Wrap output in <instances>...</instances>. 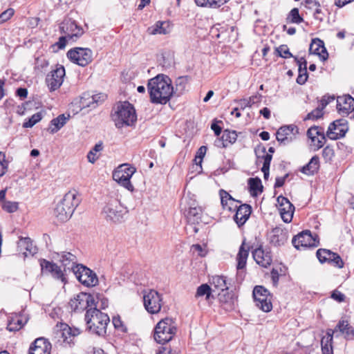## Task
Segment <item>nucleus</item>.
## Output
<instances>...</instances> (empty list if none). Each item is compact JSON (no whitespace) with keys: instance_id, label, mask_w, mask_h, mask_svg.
I'll return each mask as SVG.
<instances>
[{"instance_id":"41","label":"nucleus","mask_w":354,"mask_h":354,"mask_svg":"<svg viewBox=\"0 0 354 354\" xmlns=\"http://www.w3.org/2000/svg\"><path fill=\"white\" fill-rule=\"evenodd\" d=\"M18 247L21 250H25L31 254L36 253L37 251L36 247L33 245L32 240L29 237H21L18 241Z\"/></svg>"},{"instance_id":"8","label":"nucleus","mask_w":354,"mask_h":354,"mask_svg":"<svg viewBox=\"0 0 354 354\" xmlns=\"http://www.w3.org/2000/svg\"><path fill=\"white\" fill-rule=\"evenodd\" d=\"M255 305L262 311L268 313L272 309L271 301L272 295L269 291L262 286L254 287L252 292Z\"/></svg>"},{"instance_id":"39","label":"nucleus","mask_w":354,"mask_h":354,"mask_svg":"<svg viewBox=\"0 0 354 354\" xmlns=\"http://www.w3.org/2000/svg\"><path fill=\"white\" fill-rule=\"evenodd\" d=\"M248 184L252 196L256 197L263 192V186L261 178H249Z\"/></svg>"},{"instance_id":"59","label":"nucleus","mask_w":354,"mask_h":354,"mask_svg":"<svg viewBox=\"0 0 354 354\" xmlns=\"http://www.w3.org/2000/svg\"><path fill=\"white\" fill-rule=\"evenodd\" d=\"M14 10L8 8L0 15V22L6 21L11 18L14 15Z\"/></svg>"},{"instance_id":"13","label":"nucleus","mask_w":354,"mask_h":354,"mask_svg":"<svg viewBox=\"0 0 354 354\" xmlns=\"http://www.w3.org/2000/svg\"><path fill=\"white\" fill-rule=\"evenodd\" d=\"M144 306L147 311L151 314H156L161 310L162 296L154 290H150L144 295Z\"/></svg>"},{"instance_id":"38","label":"nucleus","mask_w":354,"mask_h":354,"mask_svg":"<svg viewBox=\"0 0 354 354\" xmlns=\"http://www.w3.org/2000/svg\"><path fill=\"white\" fill-rule=\"evenodd\" d=\"M236 139L237 134L235 131L225 130L217 145L222 147H227L230 145L234 143Z\"/></svg>"},{"instance_id":"49","label":"nucleus","mask_w":354,"mask_h":354,"mask_svg":"<svg viewBox=\"0 0 354 354\" xmlns=\"http://www.w3.org/2000/svg\"><path fill=\"white\" fill-rule=\"evenodd\" d=\"M263 166L261 168V171L263 173V177H268L269 176V169H270V162L272 158V154L266 153L263 156Z\"/></svg>"},{"instance_id":"3","label":"nucleus","mask_w":354,"mask_h":354,"mask_svg":"<svg viewBox=\"0 0 354 354\" xmlns=\"http://www.w3.org/2000/svg\"><path fill=\"white\" fill-rule=\"evenodd\" d=\"M85 321L86 327L91 333L104 336L106 333L110 318L106 313H102L96 308H91L86 312Z\"/></svg>"},{"instance_id":"53","label":"nucleus","mask_w":354,"mask_h":354,"mask_svg":"<svg viewBox=\"0 0 354 354\" xmlns=\"http://www.w3.org/2000/svg\"><path fill=\"white\" fill-rule=\"evenodd\" d=\"M92 95H90L89 93H84L83 96L81 97L80 100V105L82 108L85 107H91L92 109L95 108V105L94 103H93L92 101Z\"/></svg>"},{"instance_id":"52","label":"nucleus","mask_w":354,"mask_h":354,"mask_svg":"<svg viewBox=\"0 0 354 354\" xmlns=\"http://www.w3.org/2000/svg\"><path fill=\"white\" fill-rule=\"evenodd\" d=\"M42 118V115L40 112L33 114L27 122H25L23 127L25 128H30L33 127L36 123L39 122Z\"/></svg>"},{"instance_id":"18","label":"nucleus","mask_w":354,"mask_h":354,"mask_svg":"<svg viewBox=\"0 0 354 354\" xmlns=\"http://www.w3.org/2000/svg\"><path fill=\"white\" fill-rule=\"evenodd\" d=\"M299 133V129L296 125L290 124L281 127L276 133L277 141L283 145L290 144Z\"/></svg>"},{"instance_id":"47","label":"nucleus","mask_w":354,"mask_h":354,"mask_svg":"<svg viewBox=\"0 0 354 354\" xmlns=\"http://www.w3.org/2000/svg\"><path fill=\"white\" fill-rule=\"evenodd\" d=\"M188 82V77L187 76L178 77L176 80V91L178 94H182L185 90L186 85Z\"/></svg>"},{"instance_id":"42","label":"nucleus","mask_w":354,"mask_h":354,"mask_svg":"<svg viewBox=\"0 0 354 354\" xmlns=\"http://www.w3.org/2000/svg\"><path fill=\"white\" fill-rule=\"evenodd\" d=\"M67 120L68 118L65 117L64 114H61L58 117L53 119L50 121V124L54 126V127L50 129V132L51 133L57 132L66 123Z\"/></svg>"},{"instance_id":"33","label":"nucleus","mask_w":354,"mask_h":354,"mask_svg":"<svg viewBox=\"0 0 354 354\" xmlns=\"http://www.w3.org/2000/svg\"><path fill=\"white\" fill-rule=\"evenodd\" d=\"M202 209L197 206H189L186 214L187 223L190 225L198 224L201 221Z\"/></svg>"},{"instance_id":"22","label":"nucleus","mask_w":354,"mask_h":354,"mask_svg":"<svg viewBox=\"0 0 354 354\" xmlns=\"http://www.w3.org/2000/svg\"><path fill=\"white\" fill-rule=\"evenodd\" d=\"M337 112L346 117L350 115L352 110H354V98L350 95H344L337 97Z\"/></svg>"},{"instance_id":"29","label":"nucleus","mask_w":354,"mask_h":354,"mask_svg":"<svg viewBox=\"0 0 354 354\" xmlns=\"http://www.w3.org/2000/svg\"><path fill=\"white\" fill-rule=\"evenodd\" d=\"M335 330L328 328L321 340L322 354H333V336Z\"/></svg>"},{"instance_id":"35","label":"nucleus","mask_w":354,"mask_h":354,"mask_svg":"<svg viewBox=\"0 0 354 354\" xmlns=\"http://www.w3.org/2000/svg\"><path fill=\"white\" fill-rule=\"evenodd\" d=\"M319 167V159L317 156H313L310 161L299 169V171L305 175L313 176L317 171Z\"/></svg>"},{"instance_id":"40","label":"nucleus","mask_w":354,"mask_h":354,"mask_svg":"<svg viewBox=\"0 0 354 354\" xmlns=\"http://www.w3.org/2000/svg\"><path fill=\"white\" fill-rule=\"evenodd\" d=\"M169 28V23L167 21H158L156 23V24L150 28H149L148 30L150 34L151 35H156V34H162L166 35L169 33V30H168Z\"/></svg>"},{"instance_id":"30","label":"nucleus","mask_w":354,"mask_h":354,"mask_svg":"<svg viewBox=\"0 0 354 354\" xmlns=\"http://www.w3.org/2000/svg\"><path fill=\"white\" fill-rule=\"evenodd\" d=\"M287 240L288 232L286 230L279 227H276L272 230L270 242L273 245H283L286 243Z\"/></svg>"},{"instance_id":"64","label":"nucleus","mask_w":354,"mask_h":354,"mask_svg":"<svg viewBox=\"0 0 354 354\" xmlns=\"http://www.w3.org/2000/svg\"><path fill=\"white\" fill-rule=\"evenodd\" d=\"M22 327L21 321L17 320V323L10 322L7 326V329L10 331H16Z\"/></svg>"},{"instance_id":"23","label":"nucleus","mask_w":354,"mask_h":354,"mask_svg":"<svg viewBox=\"0 0 354 354\" xmlns=\"http://www.w3.org/2000/svg\"><path fill=\"white\" fill-rule=\"evenodd\" d=\"M232 211H236L234 220L237 225L241 227L248 220L252 213V207L248 204H242L239 207L235 205Z\"/></svg>"},{"instance_id":"9","label":"nucleus","mask_w":354,"mask_h":354,"mask_svg":"<svg viewBox=\"0 0 354 354\" xmlns=\"http://www.w3.org/2000/svg\"><path fill=\"white\" fill-rule=\"evenodd\" d=\"M66 55L70 61L80 66H86L93 60V53L88 48H73L67 52Z\"/></svg>"},{"instance_id":"55","label":"nucleus","mask_w":354,"mask_h":354,"mask_svg":"<svg viewBox=\"0 0 354 354\" xmlns=\"http://www.w3.org/2000/svg\"><path fill=\"white\" fill-rule=\"evenodd\" d=\"M116 183H118L119 185L124 187L127 190L130 192H133L134 188L133 185H132L131 182V178H113Z\"/></svg>"},{"instance_id":"12","label":"nucleus","mask_w":354,"mask_h":354,"mask_svg":"<svg viewBox=\"0 0 354 354\" xmlns=\"http://www.w3.org/2000/svg\"><path fill=\"white\" fill-rule=\"evenodd\" d=\"M94 296L86 292H80L69 301L71 309L75 312H82L92 308L94 303Z\"/></svg>"},{"instance_id":"17","label":"nucleus","mask_w":354,"mask_h":354,"mask_svg":"<svg viewBox=\"0 0 354 354\" xmlns=\"http://www.w3.org/2000/svg\"><path fill=\"white\" fill-rule=\"evenodd\" d=\"M65 76V68L62 65H57L55 70L50 71L46 77V82L50 91L58 89L62 84Z\"/></svg>"},{"instance_id":"5","label":"nucleus","mask_w":354,"mask_h":354,"mask_svg":"<svg viewBox=\"0 0 354 354\" xmlns=\"http://www.w3.org/2000/svg\"><path fill=\"white\" fill-rule=\"evenodd\" d=\"M112 119L117 128L131 126L136 121L134 107L129 102L118 104L114 113L112 114Z\"/></svg>"},{"instance_id":"15","label":"nucleus","mask_w":354,"mask_h":354,"mask_svg":"<svg viewBox=\"0 0 354 354\" xmlns=\"http://www.w3.org/2000/svg\"><path fill=\"white\" fill-rule=\"evenodd\" d=\"M59 28L60 32L66 35L68 40L73 41H76L84 33L82 28L71 19H64L61 24Z\"/></svg>"},{"instance_id":"14","label":"nucleus","mask_w":354,"mask_h":354,"mask_svg":"<svg viewBox=\"0 0 354 354\" xmlns=\"http://www.w3.org/2000/svg\"><path fill=\"white\" fill-rule=\"evenodd\" d=\"M316 256L321 263H328L338 268H342L344 266L341 257L330 250L320 248L317 250Z\"/></svg>"},{"instance_id":"60","label":"nucleus","mask_w":354,"mask_h":354,"mask_svg":"<svg viewBox=\"0 0 354 354\" xmlns=\"http://www.w3.org/2000/svg\"><path fill=\"white\" fill-rule=\"evenodd\" d=\"M335 99V95H325L322 97L320 101V106L322 109H324L330 102L334 101Z\"/></svg>"},{"instance_id":"56","label":"nucleus","mask_w":354,"mask_h":354,"mask_svg":"<svg viewBox=\"0 0 354 354\" xmlns=\"http://www.w3.org/2000/svg\"><path fill=\"white\" fill-rule=\"evenodd\" d=\"M8 162L5 159V154L0 152V177L3 176L8 169Z\"/></svg>"},{"instance_id":"27","label":"nucleus","mask_w":354,"mask_h":354,"mask_svg":"<svg viewBox=\"0 0 354 354\" xmlns=\"http://www.w3.org/2000/svg\"><path fill=\"white\" fill-rule=\"evenodd\" d=\"M254 260L257 264L263 268H267L272 263V257L268 252H265L261 247H259L252 251Z\"/></svg>"},{"instance_id":"11","label":"nucleus","mask_w":354,"mask_h":354,"mask_svg":"<svg viewBox=\"0 0 354 354\" xmlns=\"http://www.w3.org/2000/svg\"><path fill=\"white\" fill-rule=\"evenodd\" d=\"M39 264L42 273L50 274L53 279L60 281L64 284L67 283L66 272L64 268L62 269V266L44 259H40Z\"/></svg>"},{"instance_id":"20","label":"nucleus","mask_w":354,"mask_h":354,"mask_svg":"<svg viewBox=\"0 0 354 354\" xmlns=\"http://www.w3.org/2000/svg\"><path fill=\"white\" fill-rule=\"evenodd\" d=\"M292 243L294 247L299 250L300 248L316 247L319 241L316 243L311 232L309 230H305L295 236Z\"/></svg>"},{"instance_id":"34","label":"nucleus","mask_w":354,"mask_h":354,"mask_svg":"<svg viewBox=\"0 0 354 354\" xmlns=\"http://www.w3.org/2000/svg\"><path fill=\"white\" fill-rule=\"evenodd\" d=\"M335 333L339 330L344 334V337L347 339H351L354 337V328L346 320H339L335 328L333 329Z\"/></svg>"},{"instance_id":"62","label":"nucleus","mask_w":354,"mask_h":354,"mask_svg":"<svg viewBox=\"0 0 354 354\" xmlns=\"http://www.w3.org/2000/svg\"><path fill=\"white\" fill-rule=\"evenodd\" d=\"M229 1L230 0H209V8H218Z\"/></svg>"},{"instance_id":"36","label":"nucleus","mask_w":354,"mask_h":354,"mask_svg":"<svg viewBox=\"0 0 354 354\" xmlns=\"http://www.w3.org/2000/svg\"><path fill=\"white\" fill-rule=\"evenodd\" d=\"M211 284L213 286V291L223 292L229 289V283L227 282L226 277L224 276H214L211 280Z\"/></svg>"},{"instance_id":"25","label":"nucleus","mask_w":354,"mask_h":354,"mask_svg":"<svg viewBox=\"0 0 354 354\" xmlns=\"http://www.w3.org/2000/svg\"><path fill=\"white\" fill-rule=\"evenodd\" d=\"M59 261L61 263V266L63 267L65 272L72 271L73 268H75L77 263V258L76 255L72 254L69 252H62L59 254H57Z\"/></svg>"},{"instance_id":"57","label":"nucleus","mask_w":354,"mask_h":354,"mask_svg":"<svg viewBox=\"0 0 354 354\" xmlns=\"http://www.w3.org/2000/svg\"><path fill=\"white\" fill-rule=\"evenodd\" d=\"M92 102L95 104V107L101 104L106 99V95L104 93H97L92 95Z\"/></svg>"},{"instance_id":"28","label":"nucleus","mask_w":354,"mask_h":354,"mask_svg":"<svg viewBox=\"0 0 354 354\" xmlns=\"http://www.w3.org/2000/svg\"><path fill=\"white\" fill-rule=\"evenodd\" d=\"M335 330L328 328L321 340L322 354H333V336Z\"/></svg>"},{"instance_id":"46","label":"nucleus","mask_w":354,"mask_h":354,"mask_svg":"<svg viewBox=\"0 0 354 354\" xmlns=\"http://www.w3.org/2000/svg\"><path fill=\"white\" fill-rule=\"evenodd\" d=\"M211 292L212 288L207 284H202L196 290V297L205 296L207 300L210 298Z\"/></svg>"},{"instance_id":"19","label":"nucleus","mask_w":354,"mask_h":354,"mask_svg":"<svg viewBox=\"0 0 354 354\" xmlns=\"http://www.w3.org/2000/svg\"><path fill=\"white\" fill-rule=\"evenodd\" d=\"M245 239H243L236 255V277L239 280L242 281L245 277L244 269L246 266L247 259L249 255L250 247L245 246Z\"/></svg>"},{"instance_id":"61","label":"nucleus","mask_w":354,"mask_h":354,"mask_svg":"<svg viewBox=\"0 0 354 354\" xmlns=\"http://www.w3.org/2000/svg\"><path fill=\"white\" fill-rule=\"evenodd\" d=\"M232 168H231L230 164L227 163V164L223 165V167L216 169L214 171V176L224 175L226 173H227Z\"/></svg>"},{"instance_id":"43","label":"nucleus","mask_w":354,"mask_h":354,"mask_svg":"<svg viewBox=\"0 0 354 354\" xmlns=\"http://www.w3.org/2000/svg\"><path fill=\"white\" fill-rule=\"evenodd\" d=\"M93 295L94 296V304H92V308H96L101 311V310H104L109 306L108 299L102 295L96 294Z\"/></svg>"},{"instance_id":"63","label":"nucleus","mask_w":354,"mask_h":354,"mask_svg":"<svg viewBox=\"0 0 354 354\" xmlns=\"http://www.w3.org/2000/svg\"><path fill=\"white\" fill-rule=\"evenodd\" d=\"M331 297L338 302H342L344 301L346 297L343 293L335 290L332 292Z\"/></svg>"},{"instance_id":"54","label":"nucleus","mask_w":354,"mask_h":354,"mask_svg":"<svg viewBox=\"0 0 354 354\" xmlns=\"http://www.w3.org/2000/svg\"><path fill=\"white\" fill-rule=\"evenodd\" d=\"M323 109L322 106H319L315 109L313 110L311 112L308 113L307 115L304 118V120H317L322 117L323 115Z\"/></svg>"},{"instance_id":"6","label":"nucleus","mask_w":354,"mask_h":354,"mask_svg":"<svg viewBox=\"0 0 354 354\" xmlns=\"http://www.w3.org/2000/svg\"><path fill=\"white\" fill-rule=\"evenodd\" d=\"M177 331L175 322L171 318L161 319L156 326L153 337L156 342L165 344L169 342Z\"/></svg>"},{"instance_id":"48","label":"nucleus","mask_w":354,"mask_h":354,"mask_svg":"<svg viewBox=\"0 0 354 354\" xmlns=\"http://www.w3.org/2000/svg\"><path fill=\"white\" fill-rule=\"evenodd\" d=\"M275 53L277 56H279L283 58H290V57H295L292 55V54L290 52L288 47L287 45H281L279 47L275 48Z\"/></svg>"},{"instance_id":"26","label":"nucleus","mask_w":354,"mask_h":354,"mask_svg":"<svg viewBox=\"0 0 354 354\" xmlns=\"http://www.w3.org/2000/svg\"><path fill=\"white\" fill-rule=\"evenodd\" d=\"M309 52L310 53L319 55L322 61H326L328 57V53L324 46V41L318 38L312 40Z\"/></svg>"},{"instance_id":"50","label":"nucleus","mask_w":354,"mask_h":354,"mask_svg":"<svg viewBox=\"0 0 354 354\" xmlns=\"http://www.w3.org/2000/svg\"><path fill=\"white\" fill-rule=\"evenodd\" d=\"M288 19H290V21L294 24H300L304 21V19L299 15V9L297 8L290 10Z\"/></svg>"},{"instance_id":"31","label":"nucleus","mask_w":354,"mask_h":354,"mask_svg":"<svg viewBox=\"0 0 354 354\" xmlns=\"http://www.w3.org/2000/svg\"><path fill=\"white\" fill-rule=\"evenodd\" d=\"M295 60L299 66V75L297 78V82L300 85H303L306 83L308 77L307 72V62L304 57H301L300 59L295 57Z\"/></svg>"},{"instance_id":"7","label":"nucleus","mask_w":354,"mask_h":354,"mask_svg":"<svg viewBox=\"0 0 354 354\" xmlns=\"http://www.w3.org/2000/svg\"><path fill=\"white\" fill-rule=\"evenodd\" d=\"M73 272L77 279L86 287H94L98 284L96 273L82 264H77L73 268Z\"/></svg>"},{"instance_id":"44","label":"nucleus","mask_w":354,"mask_h":354,"mask_svg":"<svg viewBox=\"0 0 354 354\" xmlns=\"http://www.w3.org/2000/svg\"><path fill=\"white\" fill-rule=\"evenodd\" d=\"M323 133H324V128L318 126L311 127L307 131V136L313 142L316 141V138L317 136H320Z\"/></svg>"},{"instance_id":"10","label":"nucleus","mask_w":354,"mask_h":354,"mask_svg":"<svg viewBox=\"0 0 354 354\" xmlns=\"http://www.w3.org/2000/svg\"><path fill=\"white\" fill-rule=\"evenodd\" d=\"M80 334L77 328H72L66 324H57L54 328L55 338L66 345H71L75 337Z\"/></svg>"},{"instance_id":"45","label":"nucleus","mask_w":354,"mask_h":354,"mask_svg":"<svg viewBox=\"0 0 354 354\" xmlns=\"http://www.w3.org/2000/svg\"><path fill=\"white\" fill-rule=\"evenodd\" d=\"M112 323L115 329L120 333L123 334L127 333L128 332L127 327L125 326L124 322L121 320L120 316H115L112 319Z\"/></svg>"},{"instance_id":"32","label":"nucleus","mask_w":354,"mask_h":354,"mask_svg":"<svg viewBox=\"0 0 354 354\" xmlns=\"http://www.w3.org/2000/svg\"><path fill=\"white\" fill-rule=\"evenodd\" d=\"M136 171V167L129 163H123L114 169L112 177H132Z\"/></svg>"},{"instance_id":"16","label":"nucleus","mask_w":354,"mask_h":354,"mask_svg":"<svg viewBox=\"0 0 354 354\" xmlns=\"http://www.w3.org/2000/svg\"><path fill=\"white\" fill-rule=\"evenodd\" d=\"M348 130L347 120L341 118L330 124L326 131V136L331 140H337L344 137Z\"/></svg>"},{"instance_id":"1","label":"nucleus","mask_w":354,"mask_h":354,"mask_svg":"<svg viewBox=\"0 0 354 354\" xmlns=\"http://www.w3.org/2000/svg\"><path fill=\"white\" fill-rule=\"evenodd\" d=\"M147 90L151 102L156 104H166L174 93L171 80L164 74L149 80Z\"/></svg>"},{"instance_id":"24","label":"nucleus","mask_w":354,"mask_h":354,"mask_svg":"<svg viewBox=\"0 0 354 354\" xmlns=\"http://www.w3.org/2000/svg\"><path fill=\"white\" fill-rule=\"evenodd\" d=\"M51 344L44 337L37 338L29 348V354H50Z\"/></svg>"},{"instance_id":"51","label":"nucleus","mask_w":354,"mask_h":354,"mask_svg":"<svg viewBox=\"0 0 354 354\" xmlns=\"http://www.w3.org/2000/svg\"><path fill=\"white\" fill-rule=\"evenodd\" d=\"M2 208L8 213H13L19 209V203L17 202L6 201L2 203Z\"/></svg>"},{"instance_id":"21","label":"nucleus","mask_w":354,"mask_h":354,"mask_svg":"<svg viewBox=\"0 0 354 354\" xmlns=\"http://www.w3.org/2000/svg\"><path fill=\"white\" fill-rule=\"evenodd\" d=\"M279 204V211L282 220L285 223L291 222L295 211L294 205L288 201V198L280 196L277 198Z\"/></svg>"},{"instance_id":"37","label":"nucleus","mask_w":354,"mask_h":354,"mask_svg":"<svg viewBox=\"0 0 354 354\" xmlns=\"http://www.w3.org/2000/svg\"><path fill=\"white\" fill-rule=\"evenodd\" d=\"M219 195L223 209H227L230 212H232L234 208V203H239V201L234 200L232 196H230V194L224 189H221L219 191Z\"/></svg>"},{"instance_id":"58","label":"nucleus","mask_w":354,"mask_h":354,"mask_svg":"<svg viewBox=\"0 0 354 354\" xmlns=\"http://www.w3.org/2000/svg\"><path fill=\"white\" fill-rule=\"evenodd\" d=\"M322 156L326 161L331 160L334 156V150L332 147L327 146L323 149Z\"/></svg>"},{"instance_id":"4","label":"nucleus","mask_w":354,"mask_h":354,"mask_svg":"<svg viewBox=\"0 0 354 354\" xmlns=\"http://www.w3.org/2000/svg\"><path fill=\"white\" fill-rule=\"evenodd\" d=\"M127 212V208L122 205L117 197L109 196L105 198L102 214L107 221L121 222Z\"/></svg>"},{"instance_id":"2","label":"nucleus","mask_w":354,"mask_h":354,"mask_svg":"<svg viewBox=\"0 0 354 354\" xmlns=\"http://www.w3.org/2000/svg\"><path fill=\"white\" fill-rule=\"evenodd\" d=\"M81 202V196L75 189L68 191L56 205L54 214L60 221L68 220Z\"/></svg>"}]
</instances>
